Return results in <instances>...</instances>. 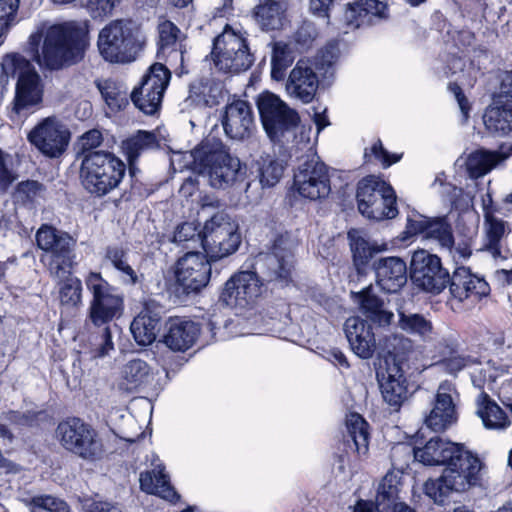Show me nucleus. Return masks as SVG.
<instances>
[{"label": "nucleus", "instance_id": "e433bc0d", "mask_svg": "<svg viewBox=\"0 0 512 512\" xmlns=\"http://www.w3.org/2000/svg\"><path fill=\"white\" fill-rule=\"evenodd\" d=\"M398 327L408 335L414 336L423 342L434 339V326L432 321L423 314L398 312Z\"/></svg>", "mask_w": 512, "mask_h": 512}, {"label": "nucleus", "instance_id": "09e8293b", "mask_svg": "<svg viewBox=\"0 0 512 512\" xmlns=\"http://www.w3.org/2000/svg\"><path fill=\"white\" fill-rule=\"evenodd\" d=\"M59 283V299L63 306L78 307L82 303V282L79 278L66 273Z\"/></svg>", "mask_w": 512, "mask_h": 512}, {"label": "nucleus", "instance_id": "8fccbe9b", "mask_svg": "<svg viewBox=\"0 0 512 512\" xmlns=\"http://www.w3.org/2000/svg\"><path fill=\"white\" fill-rule=\"evenodd\" d=\"M425 239L435 240L442 248L452 252L454 237L445 217L430 218Z\"/></svg>", "mask_w": 512, "mask_h": 512}, {"label": "nucleus", "instance_id": "13d9d810", "mask_svg": "<svg viewBox=\"0 0 512 512\" xmlns=\"http://www.w3.org/2000/svg\"><path fill=\"white\" fill-rule=\"evenodd\" d=\"M19 0H0V37L6 35L15 23Z\"/></svg>", "mask_w": 512, "mask_h": 512}, {"label": "nucleus", "instance_id": "0eeeda50", "mask_svg": "<svg viewBox=\"0 0 512 512\" xmlns=\"http://www.w3.org/2000/svg\"><path fill=\"white\" fill-rule=\"evenodd\" d=\"M7 76L16 77L13 111L20 115L42 101L43 84L33 65L18 54L6 55L1 63Z\"/></svg>", "mask_w": 512, "mask_h": 512}, {"label": "nucleus", "instance_id": "f03ea898", "mask_svg": "<svg viewBox=\"0 0 512 512\" xmlns=\"http://www.w3.org/2000/svg\"><path fill=\"white\" fill-rule=\"evenodd\" d=\"M82 35L83 29L75 21L51 26L41 23L29 37L28 50L41 68L59 70L81 59Z\"/></svg>", "mask_w": 512, "mask_h": 512}, {"label": "nucleus", "instance_id": "c756f323", "mask_svg": "<svg viewBox=\"0 0 512 512\" xmlns=\"http://www.w3.org/2000/svg\"><path fill=\"white\" fill-rule=\"evenodd\" d=\"M387 5L379 0H357L349 3L344 14L348 26L359 28L370 25L374 19L387 16Z\"/></svg>", "mask_w": 512, "mask_h": 512}, {"label": "nucleus", "instance_id": "393cba45", "mask_svg": "<svg viewBox=\"0 0 512 512\" xmlns=\"http://www.w3.org/2000/svg\"><path fill=\"white\" fill-rule=\"evenodd\" d=\"M163 308L155 301L145 302L143 309L131 323L135 341L142 346L152 344L158 334Z\"/></svg>", "mask_w": 512, "mask_h": 512}, {"label": "nucleus", "instance_id": "79ce46f5", "mask_svg": "<svg viewBox=\"0 0 512 512\" xmlns=\"http://www.w3.org/2000/svg\"><path fill=\"white\" fill-rule=\"evenodd\" d=\"M486 130L496 136L512 133V106H488L483 114Z\"/></svg>", "mask_w": 512, "mask_h": 512}, {"label": "nucleus", "instance_id": "a878e982", "mask_svg": "<svg viewBox=\"0 0 512 512\" xmlns=\"http://www.w3.org/2000/svg\"><path fill=\"white\" fill-rule=\"evenodd\" d=\"M159 50L158 57L165 58L170 66L185 62L186 44L185 36L171 21H163L158 26Z\"/></svg>", "mask_w": 512, "mask_h": 512}, {"label": "nucleus", "instance_id": "58836bf2", "mask_svg": "<svg viewBox=\"0 0 512 512\" xmlns=\"http://www.w3.org/2000/svg\"><path fill=\"white\" fill-rule=\"evenodd\" d=\"M160 146L156 135L152 132L138 131L135 135L122 142L121 148L130 165V172L134 173V163L138 157Z\"/></svg>", "mask_w": 512, "mask_h": 512}, {"label": "nucleus", "instance_id": "dca6fc26", "mask_svg": "<svg viewBox=\"0 0 512 512\" xmlns=\"http://www.w3.org/2000/svg\"><path fill=\"white\" fill-rule=\"evenodd\" d=\"M27 138L44 156L58 158L69 145L70 132L56 117H47L28 133Z\"/></svg>", "mask_w": 512, "mask_h": 512}, {"label": "nucleus", "instance_id": "b1692460", "mask_svg": "<svg viewBox=\"0 0 512 512\" xmlns=\"http://www.w3.org/2000/svg\"><path fill=\"white\" fill-rule=\"evenodd\" d=\"M155 375L147 362L133 359L124 364L116 381L118 391L125 394L146 391L154 386Z\"/></svg>", "mask_w": 512, "mask_h": 512}, {"label": "nucleus", "instance_id": "7c9ffc66", "mask_svg": "<svg viewBox=\"0 0 512 512\" xmlns=\"http://www.w3.org/2000/svg\"><path fill=\"white\" fill-rule=\"evenodd\" d=\"M382 396L389 405L398 407L407 398L408 384L399 363L394 362L386 370V376L380 382Z\"/></svg>", "mask_w": 512, "mask_h": 512}, {"label": "nucleus", "instance_id": "412c9836", "mask_svg": "<svg viewBox=\"0 0 512 512\" xmlns=\"http://www.w3.org/2000/svg\"><path fill=\"white\" fill-rule=\"evenodd\" d=\"M221 123L225 134L233 140H245L252 136L255 121L252 107L243 100L226 105Z\"/></svg>", "mask_w": 512, "mask_h": 512}, {"label": "nucleus", "instance_id": "c9c22d12", "mask_svg": "<svg viewBox=\"0 0 512 512\" xmlns=\"http://www.w3.org/2000/svg\"><path fill=\"white\" fill-rule=\"evenodd\" d=\"M476 414L482 420L486 429L504 430L510 425V420L502 408L485 392H481L476 400Z\"/></svg>", "mask_w": 512, "mask_h": 512}, {"label": "nucleus", "instance_id": "bf43d9fd", "mask_svg": "<svg viewBox=\"0 0 512 512\" xmlns=\"http://www.w3.org/2000/svg\"><path fill=\"white\" fill-rule=\"evenodd\" d=\"M364 157L367 161H371V158L374 157L378 160L384 168L391 166L392 164L398 162L401 159V155L398 154H390L382 145L380 140H377L371 148L365 151Z\"/></svg>", "mask_w": 512, "mask_h": 512}, {"label": "nucleus", "instance_id": "a211bd4d", "mask_svg": "<svg viewBox=\"0 0 512 512\" xmlns=\"http://www.w3.org/2000/svg\"><path fill=\"white\" fill-rule=\"evenodd\" d=\"M210 276V262L200 252H187L177 261L176 282L186 294L199 292L208 284Z\"/></svg>", "mask_w": 512, "mask_h": 512}, {"label": "nucleus", "instance_id": "a18cd8bd", "mask_svg": "<svg viewBox=\"0 0 512 512\" xmlns=\"http://www.w3.org/2000/svg\"><path fill=\"white\" fill-rule=\"evenodd\" d=\"M348 239L350 242V248L353 254L354 264L357 269L366 265L372 258L373 254L379 252L380 249L371 245L368 240L364 237L362 231L357 229H351L348 232Z\"/></svg>", "mask_w": 512, "mask_h": 512}, {"label": "nucleus", "instance_id": "f257e3e1", "mask_svg": "<svg viewBox=\"0 0 512 512\" xmlns=\"http://www.w3.org/2000/svg\"><path fill=\"white\" fill-rule=\"evenodd\" d=\"M413 454L424 465L445 466L439 478L424 484L425 494L436 504L443 505L451 494L465 492L480 480L481 460L460 444L437 436L413 448Z\"/></svg>", "mask_w": 512, "mask_h": 512}, {"label": "nucleus", "instance_id": "4be33fe9", "mask_svg": "<svg viewBox=\"0 0 512 512\" xmlns=\"http://www.w3.org/2000/svg\"><path fill=\"white\" fill-rule=\"evenodd\" d=\"M318 87L319 78L314 65L309 60H299L291 70L286 82L288 95L308 104L314 99Z\"/></svg>", "mask_w": 512, "mask_h": 512}, {"label": "nucleus", "instance_id": "37998d69", "mask_svg": "<svg viewBox=\"0 0 512 512\" xmlns=\"http://www.w3.org/2000/svg\"><path fill=\"white\" fill-rule=\"evenodd\" d=\"M95 85L112 111H119L128 105L127 87L121 82L111 78L97 79Z\"/></svg>", "mask_w": 512, "mask_h": 512}, {"label": "nucleus", "instance_id": "1a4fd4ad", "mask_svg": "<svg viewBox=\"0 0 512 512\" xmlns=\"http://www.w3.org/2000/svg\"><path fill=\"white\" fill-rule=\"evenodd\" d=\"M56 437L64 449L87 461L96 462L105 455L98 432L79 418H68L58 424Z\"/></svg>", "mask_w": 512, "mask_h": 512}, {"label": "nucleus", "instance_id": "4468645a", "mask_svg": "<svg viewBox=\"0 0 512 512\" xmlns=\"http://www.w3.org/2000/svg\"><path fill=\"white\" fill-rule=\"evenodd\" d=\"M256 103L263 127L273 141L279 140L285 131L296 126L299 121L297 112L274 93H261Z\"/></svg>", "mask_w": 512, "mask_h": 512}, {"label": "nucleus", "instance_id": "864d4df0", "mask_svg": "<svg viewBox=\"0 0 512 512\" xmlns=\"http://www.w3.org/2000/svg\"><path fill=\"white\" fill-rule=\"evenodd\" d=\"M123 0H81L80 6L94 20H103L113 14Z\"/></svg>", "mask_w": 512, "mask_h": 512}, {"label": "nucleus", "instance_id": "bb28decb", "mask_svg": "<svg viewBox=\"0 0 512 512\" xmlns=\"http://www.w3.org/2000/svg\"><path fill=\"white\" fill-rule=\"evenodd\" d=\"M164 334V344L176 352H185L190 349L198 339L200 334L199 325L186 318H170L166 325Z\"/></svg>", "mask_w": 512, "mask_h": 512}, {"label": "nucleus", "instance_id": "2f4dec72", "mask_svg": "<svg viewBox=\"0 0 512 512\" xmlns=\"http://www.w3.org/2000/svg\"><path fill=\"white\" fill-rule=\"evenodd\" d=\"M345 445L348 451H351L361 458L366 456L369 450V425L365 419L358 413H351L346 418Z\"/></svg>", "mask_w": 512, "mask_h": 512}, {"label": "nucleus", "instance_id": "0e129e2a", "mask_svg": "<svg viewBox=\"0 0 512 512\" xmlns=\"http://www.w3.org/2000/svg\"><path fill=\"white\" fill-rule=\"evenodd\" d=\"M102 142V134L99 130L93 129L84 133L79 140V144L85 154L93 152L92 150L98 147Z\"/></svg>", "mask_w": 512, "mask_h": 512}, {"label": "nucleus", "instance_id": "774afa93", "mask_svg": "<svg viewBox=\"0 0 512 512\" xmlns=\"http://www.w3.org/2000/svg\"><path fill=\"white\" fill-rule=\"evenodd\" d=\"M42 189V185L37 181L21 182L17 188V195L22 200H32Z\"/></svg>", "mask_w": 512, "mask_h": 512}, {"label": "nucleus", "instance_id": "9b49d317", "mask_svg": "<svg viewBox=\"0 0 512 512\" xmlns=\"http://www.w3.org/2000/svg\"><path fill=\"white\" fill-rule=\"evenodd\" d=\"M237 222L221 211L205 222L201 245L210 260L216 261L233 254L239 247Z\"/></svg>", "mask_w": 512, "mask_h": 512}, {"label": "nucleus", "instance_id": "ddd939ff", "mask_svg": "<svg viewBox=\"0 0 512 512\" xmlns=\"http://www.w3.org/2000/svg\"><path fill=\"white\" fill-rule=\"evenodd\" d=\"M293 189L311 201L325 199L331 192L327 166L315 154L301 163L294 173Z\"/></svg>", "mask_w": 512, "mask_h": 512}, {"label": "nucleus", "instance_id": "338daca9", "mask_svg": "<svg viewBox=\"0 0 512 512\" xmlns=\"http://www.w3.org/2000/svg\"><path fill=\"white\" fill-rule=\"evenodd\" d=\"M317 37L313 24L304 23L295 33V41L301 46H308Z\"/></svg>", "mask_w": 512, "mask_h": 512}, {"label": "nucleus", "instance_id": "052dcab7", "mask_svg": "<svg viewBox=\"0 0 512 512\" xmlns=\"http://www.w3.org/2000/svg\"><path fill=\"white\" fill-rule=\"evenodd\" d=\"M202 239V232H198L194 223L185 222L176 227L173 235V242L184 244L185 242L200 243Z\"/></svg>", "mask_w": 512, "mask_h": 512}, {"label": "nucleus", "instance_id": "5701e85b", "mask_svg": "<svg viewBox=\"0 0 512 512\" xmlns=\"http://www.w3.org/2000/svg\"><path fill=\"white\" fill-rule=\"evenodd\" d=\"M449 291L454 300L468 301L470 304L478 302L488 295L490 288L484 278L471 273L466 267H458L453 272Z\"/></svg>", "mask_w": 512, "mask_h": 512}, {"label": "nucleus", "instance_id": "cd10ccee", "mask_svg": "<svg viewBox=\"0 0 512 512\" xmlns=\"http://www.w3.org/2000/svg\"><path fill=\"white\" fill-rule=\"evenodd\" d=\"M344 332L351 350L362 359H370L376 349V339L371 325L358 316L345 321Z\"/></svg>", "mask_w": 512, "mask_h": 512}, {"label": "nucleus", "instance_id": "6ab92c4d", "mask_svg": "<svg viewBox=\"0 0 512 512\" xmlns=\"http://www.w3.org/2000/svg\"><path fill=\"white\" fill-rule=\"evenodd\" d=\"M262 286L256 272L241 271L226 282L221 298L231 307L245 308L261 296Z\"/></svg>", "mask_w": 512, "mask_h": 512}, {"label": "nucleus", "instance_id": "a19ab883", "mask_svg": "<svg viewBox=\"0 0 512 512\" xmlns=\"http://www.w3.org/2000/svg\"><path fill=\"white\" fill-rule=\"evenodd\" d=\"M485 247L494 257L501 255L503 240L510 233V227L507 222L494 215L490 211L485 212Z\"/></svg>", "mask_w": 512, "mask_h": 512}, {"label": "nucleus", "instance_id": "f704fd0d", "mask_svg": "<svg viewBox=\"0 0 512 512\" xmlns=\"http://www.w3.org/2000/svg\"><path fill=\"white\" fill-rule=\"evenodd\" d=\"M356 301L360 306L362 313L371 321L379 325H388L391 323L394 315L384 309L383 300L378 297L375 289L368 286L355 295Z\"/></svg>", "mask_w": 512, "mask_h": 512}, {"label": "nucleus", "instance_id": "20e7f679", "mask_svg": "<svg viewBox=\"0 0 512 512\" xmlns=\"http://www.w3.org/2000/svg\"><path fill=\"white\" fill-rule=\"evenodd\" d=\"M146 44V36L132 21L112 20L98 34L97 48L101 57L110 63H131Z\"/></svg>", "mask_w": 512, "mask_h": 512}, {"label": "nucleus", "instance_id": "69168bd1", "mask_svg": "<svg viewBox=\"0 0 512 512\" xmlns=\"http://www.w3.org/2000/svg\"><path fill=\"white\" fill-rule=\"evenodd\" d=\"M97 348L91 352V358H98L106 356L113 350V342L109 328H105L99 338V343H96Z\"/></svg>", "mask_w": 512, "mask_h": 512}, {"label": "nucleus", "instance_id": "9d476101", "mask_svg": "<svg viewBox=\"0 0 512 512\" xmlns=\"http://www.w3.org/2000/svg\"><path fill=\"white\" fill-rule=\"evenodd\" d=\"M356 197L359 212L369 219H392L398 213L393 188L379 177L363 178L358 183Z\"/></svg>", "mask_w": 512, "mask_h": 512}, {"label": "nucleus", "instance_id": "6e6552de", "mask_svg": "<svg viewBox=\"0 0 512 512\" xmlns=\"http://www.w3.org/2000/svg\"><path fill=\"white\" fill-rule=\"evenodd\" d=\"M36 242L43 251L41 262L55 278L70 273L75 260V240L66 232L44 224L36 233Z\"/></svg>", "mask_w": 512, "mask_h": 512}, {"label": "nucleus", "instance_id": "423d86ee", "mask_svg": "<svg viewBox=\"0 0 512 512\" xmlns=\"http://www.w3.org/2000/svg\"><path fill=\"white\" fill-rule=\"evenodd\" d=\"M211 58L217 70L237 74L248 70L254 57L248 47L246 32L226 25L213 41Z\"/></svg>", "mask_w": 512, "mask_h": 512}, {"label": "nucleus", "instance_id": "6e6d98bb", "mask_svg": "<svg viewBox=\"0 0 512 512\" xmlns=\"http://www.w3.org/2000/svg\"><path fill=\"white\" fill-rule=\"evenodd\" d=\"M24 501L26 505L31 507V512H37L38 509L47 512H70L64 501L50 495H37Z\"/></svg>", "mask_w": 512, "mask_h": 512}, {"label": "nucleus", "instance_id": "7ed1b4c3", "mask_svg": "<svg viewBox=\"0 0 512 512\" xmlns=\"http://www.w3.org/2000/svg\"><path fill=\"white\" fill-rule=\"evenodd\" d=\"M192 168L195 172L208 177L211 187L227 189L239 187L245 191L250 186L247 182V167L240 159L230 154L227 147L215 138L203 140L191 151Z\"/></svg>", "mask_w": 512, "mask_h": 512}, {"label": "nucleus", "instance_id": "72a5a7b5", "mask_svg": "<svg viewBox=\"0 0 512 512\" xmlns=\"http://www.w3.org/2000/svg\"><path fill=\"white\" fill-rule=\"evenodd\" d=\"M152 471H145L140 474V487L142 491L155 494L163 499L174 502L179 495L170 485L168 476L164 473L162 464H155Z\"/></svg>", "mask_w": 512, "mask_h": 512}, {"label": "nucleus", "instance_id": "c85d7f7f", "mask_svg": "<svg viewBox=\"0 0 512 512\" xmlns=\"http://www.w3.org/2000/svg\"><path fill=\"white\" fill-rule=\"evenodd\" d=\"M374 269L377 284L388 293H396L407 281L406 263L399 257L381 258Z\"/></svg>", "mask_w": 512, "mask_h": 512}, {"label": "nucleus", "instance_id": "c03bdc74", "mask_svg": "<svg viewBox=\"0 0 512 512\" xmlns=\"http://www.w3.org/2000/svg\"><path fill=\"white\" fill-rule=\"evenodd\" d=\"M256 165L260 184L268 188L280 181L285 169L283 162L270 154L261 155Z\"/></svg>", "mask_w": 512, "mask_h": 512}, {"label": "nucleus", "instance_id": "49530a36", "mask_svg": "<svg viewBox=\"0 0 512 512\" xmlns=\"http://www.w3.org/2000/svg\"><path fill=\"white\" fill-rule=\"evenodd\" d=\"M447 68L448 73L452 76H456V81L461 85L472 86L480 73L479 65L465 57L453 56L449 60Z\"/></svg>", "mask_w": 512, "mask_h": 512}, {"label": "nucleus", "instance_id": "f3484780", "mask_svg": "<svg viewBox=\"0 0 512 512\" xmlns=\"http://www.w3.org/2000/svg\"><path fill=\"white\" fill-rule=\"evenodd\" d=\"M411 279L422 290L438 294L449 282V273L442 268L440 258L425 250L414 252L411 259Z\"/></svg>", "mask_w": 512, "mask_h": 512}, {"label": "nucleus", "instance_id": "5fc2aeb1", "mask_svg": "<svg viewBox=\"0 0 512 512\" xmlns=\"http://www.w3.org/2000/svg\"><path fill=\"white\" fill-rule=\"evenodd\" d=\"M398 497V488L393 483L391 476L386 475L379 484L375 502L380 507L381 512L389 510Z\"/></svg>", "mask_w": 512, "mask_h": 512}, {"label": "nucleus", "instance_id": "3c124183", "mask_svg": "<svg viewBox=\"0 0 512 512\" xmlns=\"http://www.w3.org/2000/svg\"><path fill=\"white\" fill-rule=\"evenodd\" d=\"M106 259L122 274L125 283L136 284L138 276L135 270L127 262L126 253L119 247H108L106 250Z\"/></svg>", "mask_w": 512, "mask_h": 512}, {"label": "nucleus", "instance_id": "4c0bfd02", "mask_svg": "<svg viewBox=\"0 0 512 512\" xmlns=\"http://www.w3.org/2000/svg\"><path fill=\"white\" fill-rule=\"evenodd\" d=\"M507 159V155L499 151L478 149L466 160V168L471 178H479Z\"/></svg>", "mask_w": 512, "mask_h": 512}, {"label": "nucleus", "instance_id": "2eb2a0df", "mask_svg": "<svg viewBox=\"0 0 512 512\" xmlns=\"http://www.w3.org/2000/svg\"><path fill=\"white\" fill-rule=\"evenodd\" d=\"M171 78L170 71L161 63L150 66L139 87L131 92L134 105L145 114L152 115L160 108L164 92Z\"/></svg>", "mask_w": 512, "mask_h": 512}, {"label": "nucleus", "instance_id": "de8ad7c7", "mask_svg": "<svg viewBox=\"0 0 512 512\" xmlns=\"http://www.w3.org/2000/svg\"><path fill=\"white\" fill-rule=\"evenodd\" d=\"M192 89L202 96L204 103L210 107L218 105L227 95L223 82L212 77L201 79L192 86Z\"/></svg>", "mask_w": 512, "mask_h": 512}, {"label": "nucleus", "instance_id": "e2e57ef3", "mask_svg": "<svg viewBox=\"0 0 512 512\" xmlns=\"http://www.w3.org/2000/svg\"><path fill=\"white\" fill-rule=\"evenodd\" d=\"M293 61L291 50L286 43L276 42L273 46L271 63L289 66Z\"/></svg>", "mask_w": 512, "mask_h": 512}, {"label": "nucleus", "instance_id": "f8f14e48", "mask_svg": "<svg viewBox=\"0 0 512 512\" xmlns=\"http://www.w3.org/2000/svg\"><path fill=\"white\" fill-rule=\"evenodd\" d=\"M85 285L92 295L89 318L94 325L106 324L121 313L123 298L100 273L90 272L85 278Z\"/></svg>", "mask_w": 512, "mask_h": 512}, {"label": "nucleus", "instance_id": "ea45409f", "mask_svg": "<svg viewBox=\"0 0 512 512\" xmlns=\"http://www.w3.org/2000/svg\"><path fill=\"white\" fill-rule=\"evenodd\" d=\"M286 8L283 3L264 0L254 9V17L262 30L271 31L282 28L285 21Z\"/></svg>", "mask_w": 512, "mask_h": 512}, {"label": "nucleus", "instance_id": "603ef678", "mask_svg": "<svg viewBox=\"0 0 512 512\" xmlns=\"http://www.w3.org/2000/svg\"><path fill=\"white\" fill-rule=\"evenodd\" d=\"M385 349L394 357V362L404 360L414 349L413 341L401 334H391L385 339Z\"/></svg>", "mask_w": 512, "mask_h": 512}, {"label": "nucleus", "instance_id": "473e14b6", "mask_svg": "<svg viewBox=\"0 0 512 512\" xmlns=\"http://www.w3.org/2000/svg\"><path fill=\"white\" fill-rule=\"evenodd\" d=\"M258 263L267 268L266 281L286 285L291 280L292 255L290 252L281 254L277 244L274 251L260 258Z\"/></svg>", "mask_w": 512, "mask_h": 512}, {"label": "nucleus", "instance_id": "39448f33", "mask_svg": "<svg viewBox=\"0 0 512 512\" xmlns=\"http://www.w3.org/2000/svg\"><path fill=\"white\" fill-rule=\"evenodd\" d=\"M125 172L126 165L113 153L89 152L81 161L80 180L90 194L104 196L119 186Z\"/></svg>", "mask_w": 512, "mask_h": 512}, {"label": "nucleus", "instance_id": "4d7b16f0", "mask_svg": "<svg viewBox=\"0 0 512 512\" xmlns=\"http://www.w3.org/2000/svg\"><path fill=\"white\" fill-rule=\"evenodd\" d=\"M438 365L445 372L455 375L465 368L478 365V363L476 359L471 356L453 353L449 357L442 359Z\"/></svg>", "mask_w": 512, "mask_h": 512}, {"label": "nucleus", "instance_id": "680f3d73", "mask_svg": "<svg viewBox=\"0 0 512 512\" xmlns=\"http://www.w3.org/2000/svg\"><path fill=\"white\" fill-rule=\"evenodd\" d=\"M429 222L430 218L420 214H413L409 216L407 218L406 229L404 231V239H408L409 237L416 235H422L423 238H425Z\"/></svg>", "mask_w": 512, "mask_h": 512}, {"label": "nucleus", "instance_id": "aec40b11", "mask_svg": "<svg viewBox=\"0 0 512 512\" xmlns=\"http://www.w3.org/2000/svg\"><path fill=\"white\" fill-rule=\"evenodd\" d=\"M456 397L457 392L452 383L444 381L438 386L432 409L425 417V424L428 428L435 432H441L456 423Z\"/></svg>", "mask_w": 512, "mask_h": 512}]
</instances>
